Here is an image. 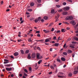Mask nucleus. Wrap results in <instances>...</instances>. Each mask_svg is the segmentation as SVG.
I'll use <instances>...</instances> for the list:
<instances>
[{"label": "nucleus", "mask_w": 78, "mask_h": 78, "mask_svg": "<svg viewBox=\"0 0 78 78\" xmlns=\"http://www.w3.org/2000/svg\"><path fill=\"white\" fill-rule=\"evenodd\" d=\"M29 70L30 71H31V70H32V69L31 68V67H29Z\"/></svg>", "instance_id": "49530a36"}, {"label": "nucleus", "mask_w": 78, "mask_h": 78, "mask_svg": "<svg viewBox=\"0 0 78 78\" xmlns=\"http://www.w3.org/2000/svg\"><path fill=\"white\" fill-rule=\"evenodd\" d=\"M37 0L38 3H41V0Z\"/></svg>", "instance_id": "cd10ccee"}, {"label": "nucleus", "mask_w": 78, "mask_h": 78, "mask_svg": "<svg viewBox=\"0 0 78 78\" xmlns=\"http://www.w3.org/2000/svg\"><path fill=\"white\" fill-rule=\"evenodd\" d=\"M23 22H24V20H22V21H21V22H20V24H21L22 23H23Z\"/></svg>", "instance_id": "8fccbe9b"}, {"label": "nucleus", "mask_w": 78, "mask_h": 78, "mask_svg": "<svg viewBox=\"0 0 78 78\" xmlns=\"http://www.w3.org/2000/svg\"><path fill=\"white\" fill-rule=\"evenodd\" d=\"M72 44H76V42H74V41H72Z\"/></svg>", "instance_id": "473e14b6"}, {"label": "nucleus", "mask_w": 78, "mask_h": 78, "mask_svg": "<svg viewBox=\"0 0 78 78\" xmlns=\"http://www.w3.org/2000/svg\"><path fill=\"white\" fill-rule=\"evenodd\" d=\"M43 31L45 33H50V31L49 30H43Z\"/></svg>", "instance_id": "9d476101"}, {"label": "nucleus", "mask_w": 78, "mask_h": 78, "mask_svg": "<svg viewBox=\"0 0 78 78\" xmlns=\"http://www.w3.org/2000/svg\"><path fill=\"white\" fill-rule=\"evenodd\" d=\"M10 11V9H7L6 10V11H7V12H8V11Z\"/></svg>", "instance_id": "0e129e2a"}, {"label": "nucleus", "mask_w": 78, "mask_h": 78, "mask_svg": "<svg viewBox=\"0 0 78 78\" xmlns=\"http://www.w3.org/2000/svg\"><path fill=\"white\" fill-rule=\"evenodd\" d=\"M36 33H40V31H37L36 32Z\"/></svg>", "instance_id": "69168bd1"}, {"label": "nucleus", "mask_w": 78, "mask_h": 78, "mask_svg": "<svg viewBox=\"0 0 78 78\" xmlns=\"http://www.w3.org/2000/svg\"><path fill=\"white\" fill-rule=\"evenodd\" d=\"M20 51L21 54H22V55H23V54H24V52L23 50H21Z\"/></svg>", "instance_id": "b1692460"}, {"label": "nucleus", "mask_w": 78, "mask_h": 78, "mask_svg": "<svg viewBox=\"0 0 78 78\" xmlns=\"http://www.w3.org/2000/svg\"><path fill=\"white\" fill-rule=\"evenodd\" d=\"M73 17L72 16H68L66 18V20H73Z\"/></svg>", "instance_id": "f03ea898"}, {"label": "nucleus", "mask_w": 78, "mask_h": 78, "mask_svg": "<svg viewBox=\"0 0 78 78\" xmlns=\"http://www.w3.org/2000/svg\"><path fill=\"white\" fill-rule=\"evenodd\" d=\"M66 44H64L63 45V48H65V47H66Z\"/></svg>", "instance_id": "13d9d810"}, {"label": "nucleus", "mask_w": 78, "mask_h": 78, "mask_svg": "<svg viewBox=\"0 0 78 78\" xmlns=\"http://www.w3.org/2000/svg\"><path fill=\"white\" fill-rule=\"evenodd\" d=\"M14 55L15 56H17L19 55V53L18 52H16L14 54Z\"/></svg>", "instance_id": "f8f14e48"}, {"label": "nucleus", "mask_w": 78, "mask_h": 78, "mask_svg": "<svg viewBox=\"0 0 78 78\" xmlns=\"http://www.w3.org/2000/svg\"><path fill=\"white\" fill-rule=\"evenodd\" d=\"M56 7H57V8H60V5H56Z\"/></svg>", "instance_id": "c03bdc74"}, {"label": "nucleus", "mask_w": 78, "mask_h": 78, "mask_svg": "<svg viewBox=\"0 0 78 78\" xmlns=\"http://www.w3.org/2000/svg\"><path fill=\"white\" fill-rule=\"evenodd\" d=\"M62 11V9H61L58 10V12H61V11Z\"/></svg>", "instance_id": "864d4df0"}, {"label": "nucleus", "mask_w": 78, "mask_h": 78, "mask_svg": "<svg viewBox=\"0 0 78 78\" xmlns=\"http://www.w3.org/2000/svg\"><path fill=\"white\" fill-rule=\"evenodd\" d=\"M43 18L44 20H47V19H48V17L46 16H44Z\"/></svg>", "instance_id": "6ab92c4d"}, {"label": "nucleus", "mask_w": 78, "mask_h": 78, "mask_svg": "<svg viewBox=\"0 0 78 78\" xmlns=\"http://www.w3.org/2000/svg\"><path fill=\"white\" fill-rule=\"evenodd\" d=\"M24 75L25 76H28V75L27 74L25 73V72L24 73Z\"/></svg>", "instance_id": "4c0bfd02"}, {"label": "nucleus", "mask_w": 78, "mask_h": 78, "mask_svg": "<svg viewBox=\"0 0 78 78\" xmlns=\"http://www.w3.org/2000/svg\"><path fill=\"white\" fill-rule=\"evenodd\" d=\"M56 36H55L53 38V39L54 40H56Z\"/></svg>", "instance_id": "c85d7f7f"}, {"label": "nucleus", "mask_w": 78, "mask_h": 78, "mask_svg": "<svg viewBox=\"0 0 78 78\" xmlns=\"http://www.w3.org/2000/svg\"><path fill=\"white\" fill-rule=\"evenodd\" d=\"M28 11H30V12H31V11H32V10L31 9H28Z\"/></svg>", "instance_id": "79ce46f5"}, {"label": "nucleus", "mask_w": 78, "mask_h": 78, "mask_svg": "<svg viewBox=\"0 0 78 78\" xmlns=\"http://www.w3.org/2000/svg\"><path fill=\"white\" fill-rule=\"evenodd\" d=\"M40 56V54L37 53L36 54L37 58L39 59V56Z\"/></svg>", "instance_id": "1a4fd4ad"}, {"label": "nucleus", "mask_w": 78, "mask_h": 78, "mask_svg": "<svg viewBox=\"0 0 78 78\" xmlns=\"http://www.w3.org/2000/svg\"><path fill=\"white\" fill-rule=\"evenodd\" d=\"M23 20V19L22 18V17H21L20 18V21H22V20Z\"/></svg>", "instance_id": "4d7b16f0"}, {"label": "nucleus", "mask_w": 78, "mask_h": 78, "mask_svg": "<svg viewBox=\"0 0 78 78\" xmlns=\"http://www.w3.org/2000/svg\"><path fill=\"white\" fill-rule=\"evenodd\" d=\"M54 31V28H52V30H51V31Z\"/></svg>", "instance_id": "e2e57ef3"}, {"label": "nucleus", "mask_w": 78, "mask_h": 78, "mask_svg": "<svg viewBox=\"0 0 78 78\" xmlns=\"http://www.w3.org/2000/svg\"><path fill=\"white\" fill-rule=\"evenodd\" d=\"M63 54L64 55H65V56L67 55V53L66 52H63Z\"/></svg>", "instance_id": "a878e982"}, {"label": "nucleus", "mask_w": 78, "mask_h": 78, "mask_svg": "<svg viewBox=\"0 0 78 78\" xmlns=\"http://www.w3.org/2000/svg\"><path fill=\"white\" fill-rule=\"evenodd\" d=\"M27 58H28V59H31V56H30V54H28L27 56Z\"/></svg>", "instance_id": "f3484780"}, {"label": "nucleus", "mask_w": 78, "mask_h": 78, "mask_svg": "<svg viewBox=\"0 0 78 78\" xmlns=\"http://www.w3.org/2000/svg\"><path fill=\"white\" fill-rule=\"evenodd\" d=\"M34 5V3L33 2H31L30 4V6H33Z\"/></svg>", "instance_id": "ddd939ff"}, {"label": "nucleus", "mask_w": 78, "mask_h": 78, "mask_svg": "<svg viewBox=\"0 0 78 78\" xmlns=\"http://www.w3.org/2000/svg\"><path fill=\"white\" fill-rule=\"evenodd\" d=\"M51 39V38H49L48 39H46L45 41V42H49V41H50Z\"/></svg>", "instance_id": "423d86ee"}, {"label": "nucleus", "mask_w": 78, "mask_h": 78, "mask_svg": "<svg viewBox=\"0 0 78 78\" xmlns=\"http://www.w3.org/2000/svg\"><path fill=\"white\" fill-rule=\"evenodd\" d=\"M42 60H39V62H38V64H41V62H42Z\"/></svg>", "instance_id": "393cba45"}, {"label": "nucleus", "mask_w": 78, "mask_h": 78, "mask_svg": "<svg viewBox=\"0 0 78 78\" xmlns=\"http://www.w3.org/2000/svg\"><path fill=\"white\" fill-rule=\"evenodd\" d=\"M70 23L73 24V26H75V25L76 24V23L75 22V21H74L73 20V21H71Z\"/></svg>", "instance_id": "39448f33"}, {"label": "nucleus", "mask_w": 78, "mask_h": 78, "mask_svg": "<svg viewBox=\"0 0 78 78\" xmlns=\"http://www.w3.org/2000/svg\"><path fill=\"white\" fill-rule=\"evenodd\" d=\"M57 61H58V62H61V60H60V59L59 58H57Z\"/></svg>", "instance_id": "72a5a7b5"}, {"label": "nucleus", "mask_w": 78, "mask_h": 78, "mask_svg": "<svg viewBox=\"0 0 78 78\" xmlns=\"http://www.w3.org/2000/svg\"><path fill=\"white\" fill-rule=\"evenodd\" d=\"M68 14V13L67 12H64L62 13V14L64 16H65L66 15H67Z\"/></svg>", "instance_id": "9b49d317"}, {"label": "nucleus", "mask_w": 78, "mask_h": 78, "mask_svg": "<svg viewBox=\"0 0 78 78\" xmlns=\"http://www.w3.org/2000/svg\"><path fill=\"white\" fill-rule=\"evenodd\" d=\"M41 4H39L37 6V8H39V7H41Z\"/></svg>", "instance_id": "dca6fc26"}, {"label": "nucleus", "mask_w": 78, "mask_h": 78, "mask_svg": "<svg viewBox=\"0 0 78 78\" xmlns=\"http://www.w3.org/2000/svg\"><path fill=\"white\" fill-rule=\"evenodd\" d=\"M48 74H49V75H51V74H52V72H51L49 73Z\"/></svg>", "instance_id": "338daca9"}, {"label": "nucleus", "mask_w": 78, "mask_h": 78, "mask_svg": "<svg viewBox=\"0 0 78 78\" xmlns=\"http://www.w3.org/2000/svg\"><path fill=\"white\" fill-rule=\"evenodd\" d=\"M74 39H75V40H76V41H78V38L76 37L74 38Z\"/></svg>", "instance_id": "c9c22d12"}, {"label": "nucleus", "mask_w": 78, "mask_h": 78, "mask_svg": "<svg viewBox=\"0 0 78 78\" xmlns=\"http://www.w3.org/2000/svg\"><path fill=\"white\" fill-rule=\"evenodd\" d=\"M26 53H29V51L28 50H27L26 51Z\"/></svg>", "instance_id": "58836bf2"}, {"label": "nucleus", "mask_w": 78, "mask_h": 78, "mask_svg": "<svg viewBox=\"0 0 78 78\" xmlns=\"http://www.w3.org/2000/svg\"><path fill=\"white\" fill-rule=\"evenodd\" d=\"M69 47L70 48H75V47L72 45H70Z\"/></svg>", "instance_id": "7c9ffc66"}, {"label": "nucleus", "mask_w": 78, "mask_h": 78, "mask_svg": "<svg viewBox=\"0 0 78 78\" xmlns=\"http://www.w3.org/2000/svg\"><path fill=\"white\" fill-rule=\"evenodd\" d=\"M69 9H70V8L69 7H66L64 8V10L65 11H68Z\"/></svg>", "instance_id": "7ed1b4c3"}, {"label": "nucleus", "mask_w": 78, "mask_h": 78, "mask_svg": "<svg viewBox=\"0 0 78 78\" xmlns=\"http://www.w3.org/2000/svg\"><path fill=\"white\" fill-rule=\"evenodd\" d=\"M72 57H73V58H74V56H75V54H72Z\"/></svg>", "instance_id": "052dcab7"}, {"label": "nucleus", "mask_w": 78, "mask_h": 78, "mask_svg": "<svg viewBox=\"0 0 78 78\" xmlns=\"http://www.w3.org/2000/svg\"><path fill=\"white\" fill-rule=\"evenodd\" d=\"M67 1H69V2H71V3H72V0H67Z\"/></svg>", "instance_id": "603ef678"}, {"label": "nucleus", "mask_w": 78, "mask_h": 78, "mask_svg": "<svg viewBox=\"0 0 78 78\" xmlns=\"http://www.w3.org/2000/svg\"><path fill=\"white\" fill-rule=\"evenodd\" d=\"M37 36H38V37H41V35H40L39 34H37Z\"/></svg>", "instance_id": "5fc2aeb1"}, {"label": "nucleus", "mask_w": 78, "mask_h": 78, "mask_svg": "<svg viewBox=\"0 0 78 78\" xmlns=\"http://www.w3.org/2000/svg\"><path fill=\"white\" fill-rule=\"evenodd\" d=\"M50 67L51 69H54V67H53V66H51Z\"/></svg>", "instance_id": "a18cd8bd"}, {"label": "nucleus", "mask_w": 78, "mask_h": 78, "mask_svg": "<svg viewBox=\"0 0 78 78\" xmlns=\"http://www.w3.org/2000/svg\"><path fill=\"white\" fill-rule=\"evenodd\" d=\"M60 16V15L59 14H58L57 15V16L56 17H57V18H59V17Z\"/></svg>", "instance_id": "3c124183"}, {"label": "nucleus", "mask_w": 78, "mask_h": 78, "mask_svg": "<svg viewBox=\"0 0 78 78\" xmlns=\"http://www.w3.org/2000/svg\"><path fill=\"white\" fill-rule=\"evenodd\" d=\"M66 4H67V3L66 2H64L63 3V5H66Z\"/></svg>", "instance_id": "ea45409f"}, {"label": "nucleus", "mask_w": 78, "mask_h": 78, "mask_svg": "<svg viewBox=\"0 0 78 78\" xmlns=\"http://www.w3.org/2000/svg\"><path fill=\"white\" fill-rule=\"evenodd\" d=\"M5 69L7 71H11L12 70V68H6Z\"/></svg>", "instance_id": "0eeeda50"}, {"label": "nucleus", "mask_w": 78, "mask_h": 78, "mask_svg": "<svg viewBox=\"0 0 78 78\" xmlns=\"http://www.w3.org/2000/svg\"><path fill=\"white\" fill-rule=\"evenodd\" d=\"M68 51L69 53H72V51L69 49L68 50Z\"/></svg>", "instance_id": "4be33fe9"}, {"label": "nucleus", "mask_w": 78, "mask_h": 78, "mask_svg": "<svg viewBox=\"0 0 78 78\" xmlns=\"http://www.w3.org/2000/svg\"><path fill=\"white\" fill-rule=\"evenodd\" d=\"M41 17H39L38 18V21H40V20H41Z\"/></svg>", "instance_id": "2f4dec72"}, {"label": "nucleus", "mask_w": 78, "mask_h": 78, "mask_svg": "<svg viewBox=\"0 0 78 78\" xmlns=\"http://www.w3.org/2000/svg\"><path fill=\"white\" fill-rule=\"evenodd\" d=\"M38 21H39L38 20L36 19H35L34 20V22H35V23H37V22H38Z\"/></svg>", "instance_id": "c756f323"}, {"label": "nucleus", "mask_w": 78, "mask_h": 78, "mask_svg": "<svg viewBox=\"0 0 78 78\" xmlns=\"http://www.w3.org/2000/svg\"><path fill=\"white\" fill-rule=\"evenodd\" d=\"M54 12L55 10H54V9H52L51 10V14H53V13H54Z\"/></svg>", "instance_id": "5701e85b"}, {"label": "nucleus", "mask_w": 78, "mask_h": 78, "mask_svg": "<svg viewBox=\"0 0 78 78\" xmlns=\"http://www.w3.org/2000/svg\"><path fill=\"white\" fill-rule=\"evenodd\" d=\"M18 42H20V41H22V40H21V39H20L19 40H18Z\"/></svg>", "instance_id": "de8ad7c7"}, {"label": "nucleus", "mask_w": 78, "mask_h": 78, "mask_svg": "<svg viewBox=\"0 0 78 78\" xmlns=\"http://www.w3.org/2000/svg\"><path fill=\"white\" fill-rule=\"evenodd\" d=\"M57 56V54H55L54 55V56H53V58H55V57H56V56Z\"/></svg>", "instance_id": "680f3d73"}, {"label": "nucleus", "mask_w": 78, "mask_h": 78, "mask_svg": "<svg viewBox=\"0 0 78 78\" xmlns=\"http://www.w3.org/2000/svg\"><path fill=\"white\" fill-rule=\"evenodd\" d=\"M5 66L6 67H10L11 66V64L5 65Z\"/></svg>", "instance_id": "a211bd4d"}, {"label": "nucleus", "mask_w": 78, "mask_h": 78, "mask_svg": "<svg viewBox=\"0 0 78 78\" xmlns=\"http://www.w3.org/2000/svg\"><path fill=\"white\" fill-rule=\"evenodd\" d=\"M4 61L5 62H4V64H8V63H9V60L6 59H4Z\"/></svg>", "instance_id": "20e7f679"}, {"label": "nucleus", "mask_w": 78, "mask_h": 78, "mask_svg": "<svg viewBox=\"0 0 78 78\" xmlns=\"http://www.w3.org/2000/svg\"><path fill=\"white\" fill-rule=\"evenodd\" d=\"M61 31L62 33H64L66 32V30H65V29H62Z\"/></svg>", "instance_id": "aec40b11"}, {"label": "nucleus", "mask_w": 78, "mask_h": 78, "mask_svg": "<svg viewBox=\"0 0 78 78\" xmlns=\"http://www.w3.org/2000/svg\"><path fill=\"white\" fill-rule=\"evenodd\" d=\"M43 41H44V40H38L39 42H42Z\"/></svg>", "instance_id": "bf43d9fd"}, {"label": "nucleus", "mask_w": 78, "mask_h": 78, "mask_svg": "<svg viewBox=\"0 0 78 78\" xmlns=\"http://www.w3.org/2000/svg\"><path fill=\"white\" fill-rule=\"evenodd\" d=\"M55 47H58V45H59V43H56L55 44Z\"/></svg>", "instance_id": "412c9836"}, {"label": "nucleus", "mask_w": 78, "mask_h": 78, "mask_svg": "<svg viewBox=\"0 0 78 78\" xmlns=\"http://www.w3.org/2000/svg\"><path fill=\"white\" fill-rule=\"evenodd\" d=\"M75 33H78V30H76V31H75Z\"/></svg>", "instance_id": "774afa93"}, {"label": "nucleus", "mask_w": 78, "mask_h": 78, "mask_svg": "<svg viewBox=\"0 0 78 78\" xmlns=\"http://www.w3.org/2000/svg\"><path fill=\"white\" fill-rule=\"evenodd\" d=\"M69 76L70 77L71 76H72V74L71 73H70L69 74Z\"/></svg>", "instance_id": "a19ab883"}, {"label": "nucleus", "mask_w": 78, "mask_h": 78, "mask_svg": "<svg viewBox=\"0 0 78 78\" xmlns=\"http://www.w3.org/2000/svg\"><path fill=\"white\" fill-rule=\"evenodd\" d=\"M28 42H31V41H32L31 40V39L29 38L28 40Z\"/></svg>", "instance_id": "37998d69"}, {"label": "nucleus", "mask_w": 78, "mask_h": 78, "mask_svg": "<svg viewBox=\"0 0 78 78\" xmlns=\"http://www.w3.org/2000/svg\"><path fill=\"white\" fill-rule=\"evenodd\" d=\"M56 19V20H55V22H57V21H58L59 20H58V18H57L56 17L55 18V19Z\"/></svg>", "instance_id": "f704fd0d"}, {"label": "nucleus", "mask_w": 78, "mask_h": 78, "mask_svg": "<svg viewBox=\"0 0 78 78\" xmlns=\"http://www.w3.org/2000/svg\"><path fill=\"white\" fill-rule=\"evenodd\" d=\"M24 72H26V73H28V71L27 70V69H25L24 70Z\"/></svg>", "instance_id": "e433bc0d"}, {"label": "nucleus", "mask_w": 78, "mask_h": 78, "mask_svg": "<svg viewBox=\"0 0 78 78\" xmlns=\"http://www.w3.org/2000/svg\"><path fill=\"white\" fill-rule=\"evenodd\" d=\"M77 73H78V71H74L73 74H74V75L77 74Z\"/></svg>", "instance_id": "2eb2a0df"}, {"label": "nucleus", "mask_w": 78, "mask_h": 78, "mask_svg": "<svg viewBox=\"0 0 78 78\" xmlns=\"http://www.w3.org/2000/svg\"><path fill=\"white\" fill-rule=\"evenodd\" d=\"M10 58H12V59H14V58L12 55L10 56Z\"/></svg>", "instance_id": "09e8293b"}, {"label": "nucleus", "mask_w": 78, "mask_h": 78, "mask_svg": "<svg viewBox=\"0 0 78 78\" xmlns=\"http://www.w3.org/2000/svg\"><path fill=\"white\" fill-rule=\"evenodd\" d=\"M64 76V74L61 72H59L58 74V78H63Z\"/></svg>", "instance_id": "f257e3e1"}, {"label": "nucleus", "mask_w": 78, "mask_h": 78, "mask_svg": "<svg viewBox=\"0 0 78 78\" xmlns=\"http://www.w3.org/2000/svg\"><path fill=\"white\" fill-rule=\"evenodd\" d=\"M19 76H20V77H22V74L20 73H19Z\"/></svg>", "instance_id": "bb28decb"}, {"label": "nucleus", "mask_w": 78, "mask_h": 78, "mask_svg": "<svg viewBox=\"0 0 78 78\" xmlns=\"http://www.w3.org/2000/svg\"><path fill=\"white\" fill-rule=\"evenodd\" d=\"M61 32V31L60 30H58L57 31V33H59Z\"/></svg>", "instance_id": "6e6d98bb"}, {"label": "nucleus", "mask_w": 78, "mask_h": 78, "mask_svg": "<svg viewBox=\"0 0 78 78\" xmlns=\"http://www.w3.org/2000/svg\"><path fill=\"white\" fill-rule=\"evenodd\" d=\"M31 56L32 58H35L36 57V55L35 54V53H32L31 55Z\"/></svg>", "instance_id": "6e6552de"}, {"label": "nucleus", "mask_w": 78, "mask_h": 78, "mask_svg": "<svg viewBox=\"0 0 78 78\" xmlns=\"http://www.w3.org/2000/svg\"><path fill=\"white\" fill-rule=\"evenodd\" d=\"M61 59L62 61H66V59L64 57H62L61 58Z\"/></svg>", "instance_id": "4468645a"}]
</instances>
